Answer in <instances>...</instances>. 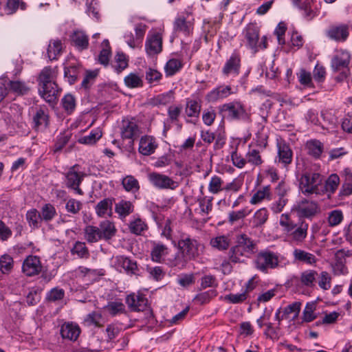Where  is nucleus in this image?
I'll use <instances>...</instances> for the list:
<instances>
[{"label": "nucleus", "mask_w": 352, "mask_h": 352, "mask_svg": "<svg viewBox=\"0 0 352 352\" xmlns=\"http://www.w3.org/2000/svg\"><path fill=\"white\" fill-rule=\"evenodd\" d=\"M256 243L245 234L236 236V245L229 252V259L233 263L242 262L241 257H250L256 252Z\"/></svg>", "instance_id": "f257e3e1"}, {"label": "nucleus", "mask_w": 352, "mask_h": 352, "mask_svg": "<svg viewBox=\"0 0 352 352\" xmlns=\"http://www.w3.org/2000/svg\"><path fill=\"white\" fill-rule=\"evenodd\" d=\"M279 223L288 236L296 243H302L307 236L309 223L304 219H299L295 223L288 214H282Z\"/></svg>", "instance_id": "f03ea898"}, {"label": "nucleus", "mask_w": 352, "mask_h": 352, "mask_svg": "<svg viewBox=\"0 0 352 352\" xmlns=\"http://www.w3.org/2000/svg\"><path fill=\"white\" fill-rule=\"evenodd\" d=\"M220 113L223 118L230 120H248L250 119V114L247 112L245 106L238 100H234L223 104L219 107Z\"/></svg>", "instance_id": "7ed1b4c3"}, {"label": "nucleus", "mask_w": 352, "mask_h": 352, "mask_svg": "<svg viewBox=\"0 0 352 352\" xmlns=\"http://www.w3.org/2000/svg\"><path fill=\"white\" fill-rule=\"evenodd\" d=\"M292 210L296 212L300 219L302 218L312 219L320 213V208L317 201L302 198L296 202Z\"/></svg>", "instance_id": "20e7f679"}, {"label": "nucleus", "mask_w": 352, "mask_h": 352, "mask_svg": "<svg viewBox=\"0 0 352 352\" xmlns=\"http://www.w3.org/2000/svg\"><path fill=\"white\" fill-rule=\"evenodd\" d=\"M65 178V186L67 188L74 190L75 193L82 195V190L80 188L85 174L80 171V166L74 164L69 168L67 172L64 173Z\"/></svg>", "instance_id": "39448f33"}, {"label": "nucleus", "mask_w": 352, "mask_h": 352, "mask_svg": "<svg viewBox=\"0 0 352 352\" xmlns=\"http://www.w3.org/2000/svg\"><path fill=\"white\" fill-rule=\"evenodd\" d=\"M177 243L181 254L187 260H193L199 256L200 243L197 239L191 238L188 234H182Z\"/></svg>", "instance_id": "423d86ee"}, {"label": "nucleus", "mask_w": 352, "mask_h": 352, "mask_svg": "<svg viewBox=\"0 0 352 352\" xmlns=\"http://www.w3.org/2000/svg\"><path fill=\"white\" fill-rule=\"evenodd\" d=\"M321 175L318 173H305L299 180V186L302 193L305 196L312 194H318V186L321 184Z\"/></svg>", "instance_id": "0eeeda50"}, {"label": "nucleus", "mask_w": 352, "mask_h": 352, "mask_svg": "<svg viewBox=\"0 0 352 352\" xmlns=\"http://www.w3.org/2000/svg\"><path fill=\"white\" fill-rule=\"evenodd\" d=\"M278 254L269 250H261L256 255V267L262 272L267 273L269 268L275 269L278 266Z\"/></svg>", "instance_id": "6e6552de"}, {"label": "nucleus", "mask_w": 352, "mask_h": 352, "mask_svg": "<svg viewBox=\"0 0 352 352\" xmlns=\"http://www.w3.org/2000/svg\"><path fill=\"white\" fill-rule=\"evenodd\" d=\"M259 28L255 23L248 24L243 30V35L247 45L254 54L258 51Z\"/></svg>", "instance_id": "1a4fd4ad"}, {"label": "nucleus", "mask_w": 352, "mask_h": 352, "mask_svg": "<svg viewBox=\"0 0 352 352\" xmlns=\"http://www.w3.org/2000/svg\"><path fill=\"white\" fill-rule=\"evenodd\" d=\"M327 36L336 42H344L349 36V27L346 24L331 25L326 31Z\"/></svg>", "instance_id": "9d476101"}, {"label": "nucleus", "mask_w": 352, "mask_h": 352, "mask_svg": "<svg viewBox=\"0 0 352 352\" xmlns=\"http://www.w3.org/2000/svg\"><path fill=\"white\" fill-rule=\"evenodd\" d=\"M43 266L38 256L29 255L23 262L22 272L28 276L38 274L42 271Z\"/></svg>", "instance_id": "9b49d317"}, {"label": "nucleus", "mask_w": 352, "mask_h": 352, "mask_svg": "<svg viewBox=\"0 0 352 352\" xmlns=\"http://www.w3.org/2000/svg\"><path fill=\"white\" fill-rule=\"evenodd\" d=\"M134 36L131 32H127L124 34V39L128 45L131 48H135L140 45L144 36L146 25L142 23L137 24L135 26Z\"/></svg>", "instance_id": "f8f14e48"}, {"label": "nucleus", "mask_w": 352, "mask_h": 352, "mask_svg": "<svg viewBox=\"0 0 352 352\" xmlns=\"http://www.w3.org/2000/svg\"><path fill=\"white\" fill-rule=\"evenodd\" d=\"M150 182L160 189L170 188L174 190L177 186L176 182L167 175L158 173H152L148 176Z\"/></svg>", "instance_id": "ddd939ff"}, {"label": "nucleus", "mask_w": 352, "mask_h": 352, "mask_svg": "<svg viewBox=\"0 0 352 352\" xmlns=\"http://www.w3.org/2000/svg\"><path fill=\"white\" fill-rule=\"evenodd\" d=\"M241 67V58L238 54L233 53L226 62L222 68V74L224 76L235 77L239 75Z\"/></svg>", "instance_id": "4468645a"}, {"label": "nucleus", "mask_w": 352, "mask_h": 352, "mask_svg": "<svg viewBox=\"0 0 352 352\" xmlns=\"http://www.w3.org/2000/svg\"><path fill=\"white\" fill-rule=\"evenodd\" d=\"M145 50L148 56H153L162 50V37L160 33L148 34L145 43Z\"/></svg>", "instance_id": "2eb2a0df"}, {"label": "nucleus", "mask_w": 352, "mask_h": 352, "mask_svg": "<svg viewBox=\"0 0 352 352\" xmlns=\"http://www.w3.org/2000/svg\"><path fill=\"white\" fill-rule=\"evenodd\" d=\"M126 303L132 311H143L147 307L148 300L143 294L133 293L126 296Z\"/></svg>", "instance_id": "dca6fc26"}, {"label": "nucleus", "mask_w": 352, "mask_h": 352, "mask_svg": "<svg viewBox=\"0 0 352 352\" xmlns=\"http://www.w3.org/2000/svg\"><path fill=\"white\" fill-rule=\"evenodd\" d=\"M232 94L233 91L230 85H221L208 92L206 96V100L208 102H215L228 97Z\"/></svg>", "instance_id": "f3484780"}, {"label": "nucleus", "mask_w": 352, "mask_h": 352, "mask_svg": "<svg viewBox=\"0 0 352 352\" xmlns=\"http://www.w3.org/2000/svg\"><path fill=\"white\" fill-rule=\"evenodd\" d=\"M193 30V19L189 14L187 17L179 16L174 22V30L175 32H181L184 35H189Z\"/></svg>", "instance_id": "a211bd4d"}, {"label": "nucleus", "mask_w": 352, "mask_h": 352, "mask_svg": "<svg viewBox=\"0 0 352 352\" xmlns=\"http://www.w3.org/2000/svg\"><path fill=\"white\" fill-rule=\"evenodd\" d=\"M277 141L278 162L283 164L286 166L292 162L293 152L284 140H279L278 139Z\"/></svg>", "instance_id": "6ab92c4d"}, {"label": "nucleus", "mask_w": 352, "mask_h": 352, "mask_svg": "<svg viewBox=\"0 0 352 352\" xmlns=\"http://www.w3.org/2000/svg\"><path fill=\"white\" fill-rule=\"evenodd\" d=\"M116 264L123 268L127 274L136 275L139 272L138 265L135 261L124 255L117 256L116 257Z\"/></svg>", "instance_id": "aec40b11"}, {"label": "nucleus", "mask_w": 352, "mask_h": 352, "mask_svg": "<svg viewBox=\"0 0 352 352\" xmlns=\"http://www.w3.org/2000/svg\"><path fill=\"white\" fill-rule=\"evenodd\" d=\"M71 42L79 51L87 50L89 46V36L82 30H76L71 35Z\"/></svg>", "instance_id": "412c9836"}, {"label": "nucleus", "mask_w": 352, "mask_h": 352, "mask_svg": "<svg viewBox=\"0 0 352 352\" xmlns=\"http://www.w3.org/2000/svg\"><path fill=\"white\" fill-rule=\"evenodd\" d=\"M115 199L113 197L104 198L100 201L95 206V211L100 217H104L106 215L111 217L113 214V204Z\"/></svg>", "instance_id": "4be33fe9"}, {"label": "nucleus", "mask_w": 352, "mask_h": 352, "mask_svg": "<svg viewBox=\"0 0 352 352\" xmlns=\"http://www.w3.org/2000/svg\"><path fill=\"white\" fill-rule=\"evenodd\" d=\"M350 56L346 52H342L336 55L331 60V68L333 72H340L349 69Z\"/></svg>", "instance_id": "5701e85b"}, {"label": "nucleus", "mask_w": 352, "mask_h": 352, "mask_svg": "<svg viewBox=\"0 0 352 352\" xmlns=\"http://www.w3.org/2000/svg\"><path fill=\"white\" fill-rule=\"evenodd\" d=\"M80 333V329L78 324L73 323L64 324L60 327V335L63 339L75 341Z\"/></svg>", "instance_id": "b1692460"}, {"label": "nucleus", "mask_w": 352, "mask_h": 352, "mask_svg": "<svg viewBox=\"0 0 352 352\" xmlns=\"http://www.w3.org/2000/svg\"><path fill=\"white\" fill-rule=\"evenodd\" d=\"M41 97L48 102H53L58 94L57 85L55 82L41 85L39 89Z\"/></svg>", "instance_id": "393cba45"}, {"label": "nucleus", "mask_w": 352, "mask_h": 352, "mask_svg": "<svg viewBox=\"0 0 352 352\" xmlns=\"http://www.w3.org/2000/svg\"><path fill=\"white\" fill-rule=\"evenodd\" d=\"M157 144L155 138L151 135L142 136L139 144V151L144 155H149L154 153Z\"/></svg>", "instance_id": "a878e982"}, {"label": "nucleus", "mask_w": 352, "mask_h": 352, "mask_svg": "<svg viewBox=\"0 0 352 352\" xmlns=\"http://www.w3.org/2000/svg\"><path fill=\"white\" fill-rule=\"evenodd\" d=\"M293 256L295 261L304 264L313 265L317 262L316 256L301 249H295L293 252Z\"/></svg>", "instance_id": "bb28decb"}, {"label": "nucleus", "mask_w": 352, "mask_h": 352, "mask_svg": "<svg viewBox=\"0 0 352 352\" xmlns=\"http://www.w3.org/2000/svg\"><path fill=\"white\" fill-rule=\"evenodd\" d=\"M8 86L10 90L17 96L27 95L31 89L28 83L20 80H10Z\"/></svg>", "instance_id": "cd10ccee"}, {"label": "nucleus", "mask_w": 352, "mask_h": 352, "mask_svg": "<svg viewBox=\"0 0 352 352\" xmlns=\"http://www.w3.org/2000/svg\"><path fill=\"white\" fill-rule=\"evenodd\" d=\"M134 206L130 201L122 199L115 204V212L119 215L120 218L123 219L133 213Z\"/></svg>", "instance_id": "c85d7f7f"}, {"label": "nucleus", "mask_w": 352, "mask_h": 352, "mask_svg": "<svg viewBox=\"0 0 352 352\" xmlns=\"http://www.w3.org/2000/svg\"><path fill=\"white\" fill-rule=\"evenodd\" d=\"M168 248L161 243H154L151 252V260L156 263H162L163 257L168 254Z\"/></svg>", "instance_id": "c756f323"}, {"label": "nucleus", "mask_w": 352, "mask_h": 352, "mask_svg": "<svg viewBox=\"0 0 352 352\" xmlns=\"http://www.w3.org/2000/svg\"><path fill=\"white\" fill-rule=\"evenodd\" d=\"M99 229L101 239L104 240L111 239L116 233L114 224L109 220L100 222Z\"/></svg>", "instance_id": "7c9ffc66"}, {"label": "nucleus", "mask_w": 352, "mask_h": 352, "mask_svg": "<svg viewBox=\"0 0 352 352\" xmlns=\"http://www.w3.org/2000/svg\"><path fill=\"white\" fill-rule=\"evenodd\" d=\"M201 101L197 99H187L185 113L187 116L198 118L201 111Z\"/></svg>", "instance_id": "2f4dec72"}, {"label": "nucleus", "mask_w": 352, "mask_h": 352, "mask_svg": "<svg viewBox=\"0 0 352 352\" xmlns=\"http://www.w3.org/2000/svg\"><path fill=\"white\" fill-rule=\"evenodd\" d=\"M25 219L32 230L38 229L43 221L38 211L36 208L28 210L25 214Z\"/></svg>", "instance_id": "473e14b6"}, {"label": "nucleus", "mask_w": 352, "mask_h": 352, "mask_svg": "<svg viewBox=\"0 0 352 352\" xmlns=\"http://www.w3.org/2000/svg\"><path fill=\"white\" fill-rule=\"evenodd\" d=\"M63 43L59 39L51 40L47 47V56L50 60H56L63 52Z\"/></svg>", "instance_id": "72a5a7b5"}, {"label": "nucleus", "mask_w": 352, "mask_h": 352, "mask_svg": "<svg viewBox=\"0 0 352 352\" xmlns=\"http://www.w3.org/2000/svg\"><path fill=\"white\" fill-rule=\"evenodd\" d=\"M269 213L265 208H262L255 212L251 223L252 228H258L262 227L267 221Z\"/></svg>", "instance_id": "f704fd0d"}, {"label": "nucleus", "mask_w": 352, "mask_h": 352, "mask_svg": "<svg viewBox=\"0 0 352 352\" xmlns=\"http://www.w3.org/2000/svg\"><path fill=\"white\" fill-rule=\"evenodd\" d=\"M38 212L41 220L45 223L52 221L57 214L54 206L50 203L45 204Z\"/></svg>", "instance_id": "c9c22d12"}, {"label": "nucleus", "mask_w": 352, "mask_h": 352, "mask_svg": "<svg viewBox=\"0 0 352 352\" xmlns=\"http://www.w3.org/2000/svg\"><path fill=\"white\" fill-rule=\"evenodd\" d=\"M33 122L36 131L45 130L48 124V116L43 110L39 109L33 117Z\"/></svg>", "instance_id": "e433bc0d"}, {"label": "nucleus", "mask_w": 352, "mask_h": 352, "mask_svg": "<svg viewBox=\"0 0 352 352\" xmlns=\"http://www.w3.org/2000/svg\"><path fill=\"white\" fill-rule=\"evenodd\" d=\"M102 318V316L100 312L93 311L85 317L83 324L88 327H94L100 328L103 326L101 323Z\"/></svg>", "instance_id": "4c0bfd02"}, {"label": "nucleus", "mask_w": 352, "mask_h": 352, "mask_svg": "<svg viewBox=\"0 0 352 352\" xmlns=\"http://www.w3.org/2000/svg\"><path fill=\"white\" fill-rule=\"evenodd\" d=\"M72 133H60L56 138L54 144L51 148L53 153H60L69 142Z\"/></svg>", "instance_id": "58836bf2"}, {"label": "nucleus", "mask_w": 352, "mask_h": 352, "mask_svg": "<svg viewBox=\"0 0 352 352\" xmlns=\"http://www.w3.org/2000/svg\"><path fill=\"white\" fill-rule=\"evenodd\" d=\"M308 153L316 159L320 158L323 151V144L317 140H311L307 142Z\"/></svg>", "instance_id": "ea45409f"}, {"label": "nucleus", "mask_w": 352, "mask_h": 352, "mask_svg": "<svg viewBox=\"0 0 352 352\" xmlns=\"http://www.w3.org/2000/svg\"><path fill=\"white\" fill-rule=\"evenodd\" d=\"M318 276V274L315 270H305L301 273L300 282L306 287H312L315 285V282Z\"/></svg>", "instance_id": "a19ab883"}, {"label": "nucleus", "mask_w": 352, "mask_h": 352, "mask_svg": "<svg viewBox=\"0 0 352 352\" xmlns=\"http://www.w3.org/2000/svg\"><path fill=\"white\" fill-rule=\"evenodd\" d=\"M85 239L89 243H96L102 239L98 227L87 226L84 230Z\"/></svg>", "instance_id": "79ce46f5"}, {"label": "nucleus", "mask_w": 352, "mask_h": 352, "mask_svg": "<svg viewBox=\"0 0 352 352\" xmlns=\"http://www.w3.org/2000/svg\"><path fill=\"white\" fill-rule=\"evenodd\" d=\"M56 78V72L54 69L50 67H45L41 71L39 77L38 82L39 85H43V84H47L52 82H55Z\"/></svg>", "instance_id": "37998d69"}, {"label": "nucleus", "mask_w": 352, "mask_h": 352, "mask_svg": "<svg viewBox=\"0 0 352 352\" xmlns=\"http://www.w3.org/2000/svg\"><path fill=\"white\" fill-rule=\"evenodd\" d=\"M218 293L217 289H211L208 291L197 294L193 300L199 305H204L208 303L213 298L217 296Z\"/></svg>", "instance_id": "c03bdc74"}, {"label": "nucleus", "mask_w": 352, "mask_h": 352, "mask_svg": "<svg viewBox=\"0 0 352 352\" xmlns=\"http://www.w3.org/2000/svg\"><path fill=\"white\" fill-rule=\"evenodd\" d=\"M173 93L168 91L166 93L161 94L151 100V104L153 106L166 105L170 104L173 100Z\"/></svg>", "instance_id": "a18cd8bd"}, {"label": "nucleus", "mask_w": 352, "mask_h": 352, "mask_svg": "<svg viewBox=\"0 0 352 352\" xmlns=\"http://www.w3.org/2000/svg\"><path fill=\"white\" fill-rule=\"evenodd\" d=\"M104 309L113 317L126 313L125 306L122 302L110 301Z\"/></svg>", "instance_id": "49530a36"}, {"label": "nucleus", "mask_w": 352, "mask_h": 352, "mask_svg": "<svg viewBox=\"0 0 352 352\" xmlns=\"http://www.w3.org/2000/svg\"><path fill=\"white\" fill-rule=\"evenodd\" d=\"M129 227L130 232L136 235H141L144 231L148 230L146 223L139 217L131 221Z\"/></svg>", "instance_id": "de8ad7c7"}, {"label": "nucleus", "mask_w": 352, "mask_h": 352, "mask_svg": "<svg viewBox=\"0 0 352 352\" xmlns=\"http://www.w3.org/2000/svg\"><path fill=\"white\" fill-rule=\"evenodd\" d=\"M61 105L67 114H71L76 107V98L73 95L67 94L61 99Z\"/></svg>", "instance_id": "09e8293b"}, {"label": "nucleus", "mask_w": 352, "mask_h": 352, "mask_svg": "<svg viewBox=\"0 0 352 352\" xmlns=\"http://www.w3.org/2000/svg\"><path fill=\"white\" fill-rule=\"evenodd\" d=\"M13 267L14 260L10 255L4 254L0 256V271L3 274H9L12 270Z\"/></svg>", "instance_id": "8fccbe9b"}, {"label": "nucleus", "mask_w": 352, "mask_h": 352, "mask_svg": "<svg viewBox=\"0 0 352 352\" xmlns=\"http://www.w3.org/2000/svg\"><path fill=\"white\" fill-rule=\"evenodd\" d=\"M265 198L270 199V186H265L262 190H257L252 197L250 202L252 204H257Z\"/></svg>", "instance_id": "3c124183"}, {"label": "nucleus", "mask_w": 352, "mask_h": 352, "mask_svg": "<svg viewBox=\"0 0 352 352\" xmlns=\"http://www.w3.org/2000/svg\"><path fill=\"white\" fill-rule=\"evenodd\" d=\"M183 64L181 60L172 58L170 59L164 67L166 76H173L178 72L182 67Z\"/></svg>", "instance_id": "603ef678"}, {"label": "nucleus", "mask_w": 352, "mask_h": 352, "mask_svg": "<svg viewBox=\"0 0 352 352\" xmlns=\"http://www.w3.org/2000/svg\"><path fill=\"white\" fill-rule=\"evenodd\" d=\"M218 280L214 275L207 274L201 278L200 290L205 289L208 287H212L214 289L218 287Z\"/></svg>", "instance_id": "864d4df0"}, {"label": "nucleus", "mask_w": 352, "mask_h": 352, "mask_svg": "<svg viewBox=\"0 0 352 352\" xmlns=\"http://www.w3.org/2000/svg\"><path fill=\"white\" fill-rule=\"evenodd\" d=\"M340 184V177L337 174H331L325 181L324 188L327 192L333 194Z\"/></svg>", "instance_id": "5fc2aeb1"}, {"label": "nucleus", "mask_w": 352, "mask_h": 352, "mask_svg": "<svg viewBox=\"0 0 352 352\" xmlns=\"http://www.w3.org/2000/svg\"><path fill=\"white\" fill-rule=\"evenodd\" d=\"M124 82L129 88H136L143 85L142 78L135 73H131L125 76Z\"/></svg>", "instance_id": "6e6d98bb"}, {"label": "nucleus", "mask_w": 352, "mask_h": 352, "mask_svg": "<svg viewBox=\"0 0 352 352\" xmlns=\"http://www.w3.org/2000/svg\"><path fill=\"white\" fill-rule=\"evenodd\" d=\"M122 184L126 191L136 192L139 190L138 181L131 175H128L122 181Z\"/></svg>", "instance_id": "4d7b16f0"}, {"label": "nucleus", "mask_w": 352, "mask_h": 352, "mask_svg": "<svg viewBox=\"0 0 352 352\" xmlns=\"http://www.w3.org/2000/svg\"><path fill=\"white\" fill-rule=\"evenodd\" d=\"M210 245L219 250H225L228 248L230 242L227 236L222 235L212 239Z\"/></svg>", "instance_id": "13d9d810"}, {"label": "nucleus", "mask_w": 352, "mask_h": 352, "mask_svg": "<svg viewBox=\"0 0 352 352\" xmlns=\"http://www.w3.org/2000/svg\"><path fill=\"white\" fill-rule=\"evenodd\" d=\"M71 252L72 254H77L80 258H88L89 256V250L84 242L76 241Z\"/></svg>", "instance_id": "bf43d9fd"}, {"label": "nucleus", "mask_w": 352, "mask_h": 352, "mask_svg": "<svg viewBox=\"0 0 352 352\" xmlns=\"http://www.w3.org/2000/svg\"><path fill=\"white\" fill-rule=\"evenodd\" d=\"M147 272L149 278L157 282L162 280L166 276V272L161 266L148 267Z\"/></svg>", "instance_id": "052dcab7"}, {"label": "nucleus", "mask_w": 352, "mask_h": 352, "mask_svg": "<svg viewBox=\"0 0 352 352\" xmlns=\"http://www.w3.org/2000/svg\"><path fill=\"white\" fill-rule=\"evenodd\" d=\"M246 158L248 163L255 166H260L263 162L260 152L254 148L249 149L246 154Z\"/></svg>", "instance_id": "680f3d73"}, {"label": "nucleus", "mask_w": 352, "mask_h": 352, "mask_svg": "<svg viewBox=\"0 0 352 352\" xmlns=\"http://www.w3.org/2000/svg\"><path fill=\"white\" fill-rule=\"evenodd\" d=\"M316 309L314 302H307L302 313V321L310 322L315 320L317 316L314 313Z\"/></svg>", "instance_id": "e2e57ef3"}, {"label": "nucleus", "mask_w": 352, "mask_h": 352, "mask_svg": "<svg viewBox=\"0 0 352 352\" xmlns=\"http://www.w3.org/2000/svg\"><path fill=\"white\" fill-rule=\"evenodd\" d=\"M65 296V290L59 287L52 288L46 295V300L50 302H56L62 300Z\"/></svg>", "instance_id": "0e129e2a"}, {"label": "nucleus", "mask_w": 352, "mask_h": 352, "mask_svg": "<svg viewBox=\"0 0 352 352\" xmlns=\"http://www.w3.org/2000/svg\"><path fill=\"white\" fill-rule=\"evenodd\" d=\"M82 204L80 201L75 199H69L65 205L67 212L72 214H76L82 209Z\"/></svg>", "instance_id": "69168bd1"}, {"label": "nucleus", "mask_w": 352, "mask_h": 352, "mask_svg": "<svg viewBox=\"0 0 352 352\" xmlns=\"http://www.w3.org/2000/svg\"><path fill=\"white\" fill-rule=\"evenodd\" d=\"M116 65L114 66L118 73L122 72L128 67V60L123 53H118L116 56Z\"/></svg>", "instance_id": "338daca9"}, {"label": "nucleus", "mask_w": 352, "mask_h": 352, "mask_svg": "<svg viewBox=\"0 0 352 352\" xmlns=\"http://www.w3.org/2000/svg\"><path fill=\"white\" fill-rule=\"evenodd\" d=\"M162 76L160 72L153 68H148L145 72V78L150 84L159 82Z\"/></svg>", "instance_id": "774afa93"}]
</instances>
